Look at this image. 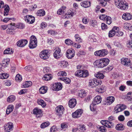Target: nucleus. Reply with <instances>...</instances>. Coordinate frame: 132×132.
Listing matches in <instances>:
<instances>
[{
  "mask_svg": "<svg viewBox=\"0 0 132 132\" xmlns=\"http://www.w3.org/2000/svg\"><path fill=\"white\" fill-rule=\"evenodd\" d=\"M114 3L116 5L122 10H127L128 8V4L125 1L115 0Z\"/></svg>",
  "mask_w": 132,
  "mask_h": 132,
  "instance_id": "nucleus-1",
  "label": "nucleus"
},
{
  "mask_svg": "<svg viewBox=\"0 0 132 132\" xmlns=\"http://www.w3.org/2000/svg\"><path fill=\"white\" fill-rule=\"evenodd\" d=\"M109 62L108 59L105 58L96 61L94 63L98 68H103L108 65Z\"/></svg>",
  "mask_w": 132,
  "mask_h": 132,
  "instance_id": "nucleus-2",
  "label": "nucleus"
},
{
  "mask_svg": "<svg viewBox=\"0 0 132 132\" xmlns=\"http://www.w3.org/2000/svg\"><path fill=\"white\" fill-rule=\"evenodd\" d=\"M102 101V98L100 96H97L95 97L92 103L90 104V109L91 111H94L95 109L94 106L97 104L100 103Z\"/></svg>",
  "mask_w": 132,
  "mask_h": 132,
  "instance_id": "nucleus-3",
  "label": "nucleus"
},
{
  "mask_svg": "<svg viewBox=\"0 0 132 132\" xmlns=\"http://www.w3.org/2000/svg\"><path fill=\"white\" fill-rule=\"evenodd\" d=\"M88 75V71L86 70H78L75 73V75L79 77H87Z\"/></svg>",
  "mask_w": 132,
  "mask_h": 132,
  "instance_id": "nucleus-4",
  "label": "nucleus"
},
{
  "mask_svg": "<svg viewBox=\"0 0 132 132\" xmlns=\"http://www.w3.org/2000/svg\"><path fill=\"white\" fill-rule=\"evenodd\" d=\"M37 40L36 38L34 36H32L30 38L29 48L31 49L35 48L37 46Z\"/></svg>",
  "mask_w": 132,
  "mask_h": 132,
  "instance_id": "nucleus-5",
  "label": "nucleus"
},
{
  "mask_svg": "<svg viewBox=\"0 0 132 132\" xmlns=\"http://www.w3.org/2000/svg\"><path fill=\"white\" fill-rule=\"evenodd\" d=\"M99 18L101 20L106 21V23L108 24H110L112 22V19L110 17L104 14L100 15Z\"/></svg>",
  "mask_w": 132,
  "mask_h": 132,
  "instance_id": "nucleus-6",
  "label": "nucleus"
},
{
  "mask_svg": "<svg viewBox=\"0 0 132 132\" xmlns=\"http://www.w3.org/2000/svg\"><path fill=\"white\" fill-rule=\"evenodd\" d=\"M64 110V108L62 106H58L55 108V110L56 112V114L58 116H61L63 114Z\"/></svg>",
  "mask_w": 132,
  "mask_h": 132,
  "instance_id": "nucleus-7",
  "label": "nucleus"
},
{
  "mask_svg": "<svg viewBox=\"0 0 132 132\" xmlns=\"http://www.w3.org/2000/svg\"><path fill=\"white\" fill-rule=\"evenodd\" d=\"M49 54L47 50H44L40 53L39 56L42 59L45 60L48 58Z\"/></svg>",
  "mask_w": 132,
  "mask_h": 132,
  "instance_id": "nucleus-8",
  "label": "nucleus"
},
{
  "mask_svg": "<svg viewBox=\"0 0 132 132\" xmlns=\"http://www.w3.org/2000/svg\"><path fill=\"white\" fill-rule=\"evenodd\" d=\"M101 123L104 126L109 128L113 127L114 125V123L113 122L108 121L106 120H102L101 121Z\"/></svg>",
  "mask_w": 132,
  "mask_h": 132,
  "instance_id": "nucleus-9",
  "label": "nucleus"
},
{
  "mask_svg": "<svg viewBox=\"0 0 132 132\" xmlns=\"http://www.w3.org/2000/svg\"><path fill=\"white\" fill-rule=\"evenodd\" d=\"M60 48L58 47L53 53V56L55 58L58 59L61 57L62 55L61 52Z\"/></svg>",
  "mask_w": 132,
  "mask_h": 132,
  "instance_id": "nucleus-10",
  "label": "nucleus"
},
{
  "mask_svg": "<svg viewBox=\"0 0 132 132\" xmlns=\"http://www.w3.org/2000/svg\"><path fill=\"white\" fill-rule=\"evenodd\" d=\"M126 106L124 105L120 104L117 105L115 108L116 113L121 111L123 110L126 108Z\"/></svg>",
  "mask_w": 132,
  "mask_h": 132,
  "instance_id": "nucleus-11",
  "label": "nucleus"
},
{
  "mask_svg": "<svg viewBox=\"0 0 132 132\" xmlns=\"http://www.w3.org/2000/svg\"><path fill=\"white\" fill-rule=\"evenodd\" d=\"M75 55V51L72 48L68 50L67 51L66 56L68 59H71Z\"/></svg>",
  "mask_w": 132,
  "mask_h": 132,
  "instance_id": "nucleus-12",
  "label": "nucleus"
},
{
  "mask_svg": "<svg viewBox=\"0 0 132 132\" xmlns=\"http://www.w3.org/2000/svg\"><path fill=\"white\" fill-rule=\"evenodd\" d=\"M4 128L6 131L10 132V131L12 130L13 129V124L11 122H8L5 125Z\"/></svg>",
  "mask_w": 132,
  "mask_h": 132,
  "instance_id": "nucleus-13",
  "label": "nucleus"
},
{
  "mask_svg": "<svg viewBox=\"0 0 132 132\" xmlns=\"http://www.w3.org/2000/svg\"><path fill=\"white\" fill-rule=\"evenodd\" d=\"M82 113V110L78 109L73 113L72 116L73 118H78L81 116Z\"/></svg>",
  "mask_w": 132,
  "mask_h": 132,
  "instance_id": "nucleus-14",
  "label": "nucleus"
},
{
  "mask_svg": "<svg viewBox=\"0 0 132 132\" xmlns=\"http://www.w3.org/2000/svg\"><path fill=\"white\" fill-rule=\"evenodd\" d=\"M121 62L122 64L126 66L130 65V68L132 69V64H131V62L129 59L128 58L122 59Z\"/></svg>",
  "mask_w": 132,
  "mask_h": 132,
  "instance_id": "nucleus-15",
  "label": "nucleus"
},
{
  "mask_svg": "<svg viewBox=\"0 0 132 132\" xmlns=\"http://www.w3.org/2000/svg\"><path fill=\"white\" fill-rule=\"evenodd\" d=\"M24 19L25 21L29 23H33L35 21V18L31 15H27Z\"/></svg>",
  "mask_w": 132,
  "mask_h": 132,
  "instance_id": "nucleus-16",
  "label": "nucleus"
},
{
  "mask_svg": "<svg viewBox=\"0 0 132 132\" xmlns=\"http://www.w3.org/2000/svg\"><path fill=\"white\" fill-rule=\"evenodd\" d=\"M28 43L26 39L20 40L17 43V45L20 47H23L25 46Z\"/></svg>",
  "mask_w": 132,
  "mask_h": 132,
  "instance_id": "nucleus-17",
  "label": "nucleus"
},
{
  "mask_svg": "<svg viewBox=\"0 0 132 132\" xmlns=\"http://www.w3.org/2000/svg\"><path fill=\"white\" fill-rule=\"evenodd\" d=\"M9 25L14 27V28H16L22 29L24 27V25L22 23H19L16 24L15 23H11Z\"/></svg>",
  "mask_w": 132,
  "mask_h": 132,
  "instance_id": "nucleus-18",
  "label": "nucleus"
},
{
  "mask_svg": "<svg viewBox=\"0 0 132 132\" xmlns=\"http://www.w3.org/2000/svg\"><path fill=\"white\" fill-rule=\"evenodd\" d=\"M33 113L36 115V117L38 118L40 117V115L42 113V111L37 108H36L34 109Z\"/></svg>",
  "mask_w": 132,
  "mask_h": 132,
  "instance_id": "nucleus-19",
  "label": "nucleus"
},
{
  "mask_svg": "<svg viewBox=\"0 0 132 132\" xmlns=\"http://www.w3.org/2000/svg\"><path fill=\"white\" fill-rule=\"evenodd\" d=\"M76 101L74 98L71 99L69 102V105L70 107L73 108L76 105Z\"/></svg>",
  "mask_w": 132,
  "mask_h": 132,
  "instance_id": "nucleus-20",
  "label": "nucleus"
},
{
  "mask_svg": "<svg viewBox=\"0 0 132 132\" xmlns=\"http://www.w3.org/2000/svg\"><path fill=\"white\" fill-rule=\"evenodd\" d=\"M115 98L112 96H109L107 98L106 103L108 105H110L112 104L114 101Z\"/></svg>",
  "mask_w": 132,
  "mask_h": 132,
  "instance_id": "nucleus-21",
  "label": "nucleus"
},
{
  "mask_svg": "<svg viewBox=\"0 0 132 132\" xmlns=\"http://www.w3.org/2000/svg\"><path fill=\"white\" fill-rule=\"evenodd\" d=\"M122 18L125 20H129L132 18V16L129 13H126L123 14L122 16Z\"/></svg>",
  "mask_w": 132,
  "mask_h": 132,
  "instance_id": "nucleus-22",
  "label": "nucleus"
},
{
  "mask_svg": "<svg viewBox=\"0 0 132 132\" xmlns=\"http://www.w3.org/2000/svg\"><path fill=\"white\" fill-rule=\"evenodd\" d=\"M90 2L89 1H85L81 2L80 5L83 7L87 8L90 6Z\"/></svg>",
  "mask_w": 132,
  "mask_h": 132,
  "instance_id": "nucleus-23",
  "label": "nucleus"
},
{
  "mask_svg": "<svg viewBox=\"0 0 132 132\" xmlns=\"http://www.w3.org/2000/svg\"><path fill=\"white\" fill-rule=\"evenodd\" d=\"M53 88L55 89V90L58 91L61 89L62 88V85L60 83L55 84L53 85Z\"/></svg>",
  "mask_w": 132,
  "mask_h": 132,
  "instance_id": "nucleus-24",
  "label": "nucleus"
},
{
  "mask_svg": "<svg viewBox=\"0 0 132 132\" xmlns=\"http://www.w3.org/2000/svg\"><path fill=\"white\" fill-rule=\"evenodd\" d=\"M78 93L79 96L81 98H83L87 95L86 92L84 90H79Z\"/></svg>",
  "mask_w": 132,
  "mask_h": 132,
  "instance_id": "nucleus-25",
  "label": "nucleus"
},
{
  "mask_svg": "<svg viewBox=\"0 0 132 132\" xmlns=\"http://www.w3.org/2000/svg\"><path fill=\"white\" fill-rule=\"evenodd\" d=\"M66 7L64 6H62L57 11V13L58 15H61L63 14L65 11Z\"/></svg>",
  "mask_w": 132,
  "mask_h": 132,
  "instance_id": "nucleus-26",
  "label": "nucleus"
},
{
  "mask_svg": "<svg viewBox=\"0 0 132 132\" xmlns=\"http://www.w3.org/2000/svg\"><path fill=\"white\" fill-rule=\"evenodd\" d=\"M14 109V106L13 105H9L6 110V113L9 114V113H10Z\"/></svg>",
  "mask_w": 132,
  "mask_h": 132,
  "instance_id": "nucleus-27",
  "label": "nucleus"
},
{
  "mask_svg": "<svg viewBox=\"0 0 132 132\" xmlns=\"http://www.w3.org/2000/svg\"><path fill=\"white\" fill-rule=\"evenodd\" d=\"M47 88L46 87L43 86L39 89V92L41 94H44L47 92Z\"/></svg>",
  "mask_w": 132,
  "mask_h": 132,
  "instance_id": "nucleus-28",
  "label": "nucleus"
},
{
  "mask_svg": "<svg viewBox=\"0 0 132 132\" xmlns=\"http://www.w3.org/2000/svg\"><path fill=\"white\" fill-rule=\"evenodd\" d=\"M37 103L38 104L41 105L43 108L45 107L46 105L45 102L41 99H39L38 100Z\"/></svg>",
  "mask_w": 132,
  "mask_h": 132,
  "instance_id": "nucleus-29",
  "label": "nucleus"
},
{
  "mask_svg": "<svg viewBox=\"0 0 132 132\" xmlns=\"http://www.w3.org/2000/svg\"><path fill=\"white\" fill-rule=\"evenodd\" d=\"M32 84V82L30 81H26L23 83V87L24 88L28 87Z\"/></svg>",
  "mask_w": 132,
  "mask_h": 132,
  "instance_id": "nucleus-30",
  "label": "nucleus"
},
{
  "mask_svg": "<svg viewBox=\"0 0 132 132\" xmlns=\"http://www.w3.org/2000/svg\"><path fill=\"white\" fill-rule=\"evenodd\" d=\"M52 77L51 76V75L50 74H47L45 75L43 79L45 80L48 81L51 79Z\"/></svg>",
  "mask_w": 132,
  "mask_h": 132,
  "instance_id": "nucleus-31",
  "label": "nucleus"
},
{
  "mask_svg": "<svg viewBox=\"0 0 132 132\" xmlns=\"http://www.w3.org/2000/svg\"><path fill=\"white\" fill-rule=\"evenodd\" d=\"M95 76L97 78L100 79H103L104 77V76L103 73L100 72H98L97 74H95Z\"/></svg>",
  "mask_w": 132,
  "mask_h": 132,
  "instance_id": "nucleus-32",
  "label": "nucleus"
},
{
  "mask_svg": "<svg viewBox=\"0 0 132 132\" xmlns=\"http://www.w3.org/2000/svg\"><path fill=\"white\" fill-rule=\"evenodd\" d=\"M59 79L60 80H62L65 82L66 84L69 83L70 82V80L69 78L64 77L60 78Z\"/></svg>",
  "mask_w": 132,
  "mask_h": 132,
  "instance_id": "nucleus-33",
  "label": "nucleus"
},
{
  "mask_svg": "<svg viewBox=\"0 0 132 132\" xmlns=\"http://www.w3.org/2000/svg\"><path fill=\"white\" fill-rule=\"evenodd\" d=\"M89 86L91 87H94L96 86V85L95 83L94 79L90 80L89 82Z\"/></svg>",
  "mask_w": 132,
  "mask_h": 132,
  "instance_id": "nucleus-34",
  "label": "nucleus"
},
{
  "mask_svg": "<svg viewBox=\"0 0 132 132\" xmlns=\"http://www.w3.org/2000/svg\"><path fill=\"white\" fill-rule=\"evenodd\" d=\"M8 77L9 75L7 73H2L0 74V78L5 79L7 78Z\"/></svg>",
  "mask_w": 132,
  "mask_h": 132,
  "instance_id": "nucleus-35",
  "label": "nucleus"
},
{
  "mask_svg": "<svg viewBox=\"0 0 132 132\" xmlns=\"http://www.w3.org/2000/svg\"><path fill=\"white\" fill-rule=\"evenodd\" d=\"M101 54H100V57L104 56L108 53V52L105 49L101 50V51L100 52Z\"/></svg>",
  "mask_w": 132,
  "mask_h": 132,
  "instance_id": "nucleus-36",
  "label": "nucleus"
},
{
  "mask_svg": "<svg viewBox=\"0 0 132 132\" xmlns=\"http://www.w3.org/2000/svg\"><path fill=\"white\" fill-rule=\"evenodd\" d=\"M15 99V97L13 96H10L7 98V101L8 102H13Z\"/></svg>",
  "mask_w": 132,
  "mask_h": 132,
  "instance_id": "nucleus-37",
  "label": "nucleus"
},
{
  "mask_svg": "<svg viewBox=\"0 0 132 132\" xmlns=\"http://www.w3.org/2000/svg\"><path fill=\"white\" fill-rule=\"evenodd\" d=\"M13 53V51L10 48L6 49L4 52V54H11Z\"/></svg>",
  "mask_w": 132,
  "mask_h": 132,
  "instance_id": "nucleus-38",
  "label": "nucleus"
},
{
  "mask_svg": "<svg viewBox=\"0 0 132 132\" xmlns=\"http://www.w3.org/2000/svg\"><path fill=\"white\" fill-rule=\"evenodd\" d=\"M13 27L14 26H12L11 27V29L8 28L7 29L6 32L7 34H14V33H13V31L12 30L15 29V28H14Z\"/></svg>",
  "mask_w": 132,
  "mask_h": 132,
  "instance_id": "nucleus-39",
  "label": "nucleus"
},
{
  "mask_svg": "<svg viewBox=\"0 0 132 132\" xmlns=\"http://www.w3.org/2000/svg\"><path fill=\"white\" fill-rule=\"evenodd\" d=\"M45 12L43 10H40L38 11L37 15L39 16H42L45 14Z\"/></svg>",
  "mask_w": 132,
  "mask_h": 132,
  "instance_id": "nucleus-40",
  "label": "nucleus"
},
{
  "mask_svg": "<svg viewBox=\"0 0 132 132\" xmlns=\"http://www.w3.org/2000/svg\"><path fill=\"white\" fill-rule=\"evenodd\" d=\"M116 129L118 130H122L124 129L123 126L121 124H118L116 127Z\"/></svg>",
  "mask_w": 132,
  "mask_h": 132,
  "instance_id": "nucleus-41",
  "label": "nucleus"
},
{
  "mask_svg": "<svg viewBox=\"0 0 132 132\" xmlns=\"http://www.w3.org/2000/svg\"><path fill=\"white\" fill-rule=\"evenodd\" d=\"M75 38L76 41L79 43H80L82 42V40L80 38L78 34H76L75 36Z\"/></svg>",
  "mask_w": 132,
  "mask_h": 132,
  "instance_id": "nucleus-42",
  "label": "nucleus"
},
{
  "mask_svg": "<svg viewBox=\"0 0 132 132\" xmlns=\"http://www.w3.org/2000/svg\"><path fill=\"white\" fill-rule=\"evenodd\" d=\"M65 43L66 44L68 45H71L73 44V42L69 39H65Z\"/></svg>",
  "mask_w": 132,
  "mask_h": 132,
  "instance_id": "nucleus-43",
  "label": "nucleus"
},
{
  "mask_svg": "<svg viewBox=\"0 0 132 132\" xmlns=\"http://www.w3.org/2000/svg\"><path fill=\"white\" fill-rule=\"evenodd\" d=\"M9 7L8 5H6V7L5 8L4 12V16L7 15L8 14L9 12Z\"/></svg>",
  "mask_w": 132,
  "mask_h": 132,
  "instance_id": "nucleus-44",
  "label": "nucleus"
},
{
  "mask_svg": "<svg viewBox=\"0 0 132 132\" xmlns=\"http://www.w3.org/2000/svg\"><path fill=\"white\" fill-rule=\"evenodd\" d=\"M50 125L49 122H45L43 123L40 126V127L42 128H44Z\"/></svg>",
  "mask_w": 132,
  "mask_h": 132,
  "instance_id": "nucleus-45",
  "label": "nucleus"
},
{
  "mask_svg": "<svg viewBox=\"0 0 132 132\" xmlns=\"http://www.w3.org/2000/svg\"><path fill=\"white\" fill-rule=\"evenodd\" d=\"M93 79L95 81V84L96 85V86L98 85H101L102 84V82L101 81H100V79H97L95 78L94 79Z\"/></svg>",
  "mask_w": 132,
  "mask_h": 132,
  "instance_id": "nucleus-46",
  "label": "nucleus"
},
{
  "mask_svg": "<svg viewBox=\"0 0 132 132\" xmlns=\"http://www.w3.org/2000/svg\"><path fill=\"white\" fill-rule=\"evenodd\" d=\"M108 121L113 122L114 123L116 121V118L114 117L111 116L108 118Z\"/></svg>",
  "mask_w": 132,
  "mask_h": 132,
  "instance_id": "nucleus-47",
  "label": "nucleus"
},
{
  "mask_svg": "<svg viewBox=\"0 0 132 132\" xmlns=\"http://www.w3.org/2000/svg\"><path fill=\"white\" fill-rule=\"evenodd\" d=\"M90 24L91 26L95 27L97 25V22L95 20H91L90 22Z\"/></svg>",
  "mask_w": 132,
  "mask_h": 132,
  "instance_id": "nucleus-48",
  "label": "nucleus"
},
{
  "mask_svg": "<svg viewBox=\"0 0 132 132\" xmlns=\"http://www.w3.org/2000/svg\"><path fill=\"white\" fill-rule=\"evenodd\" d=\"M99 130L102 132H106V127L104 126H101L99 127L98 129Z\"/></svg>",
  "mask_w": 132,
  "mask_h": 132,
  "instance_id": "nucleus-49",
  "label": "nucleus"
},
{
  "mask_svg": "<svg viewBox=\"0 0 132 132\" xmlns=\"http://www.w3.org/2000/svg\"><path fill=\"white\" fill-rule=\"evenodd\" d=\"M115 35H116V34L112 29L109 32V37H112Z\"/></svg>",
  "mask_w": 132,
  "mask_h": 132,
  "instance_id": "nucleus-50",
  "label": "nucleus"
},
{
  "mask_svg": "<svg viewBox=\"0 0 132 132\" xmlns=\"http://www.w3.org/2000/svg\"><path fill=\"white\" fill-rule=\"evenodd\" d=\"M79 127V130L80 131H84L86 129L85 126V125H81Z\"/></svg>",
  "mask_w": 132,
  "mask_h": 132,
  "instance_id": "nucleus-51",
  "label": "nucleus"
},
{
  "mask_svg": "<svg viewBox=\"0 0 132 132\" xmlns=\"http://www.w3.org/2000/svg\"><path fill=\"white\" fill-rule=\"evenodd\" d=\"M58 75L59 76L62 75V76H65L67 75V73L65 71H63L59 72Z\"/></svg>",
  "mask_w": 132,
  "mask_h": 132,
  "instance_id": "nucleus-52",
  "label": "nucleus"
},
{
  "mask_svg": "<svg viewBox=\"0 0 132 132\" xmlns=\"http://www.w3.org/2000/svg\"><path fill=\"white\" fill-rule=\"evenodd\" d=\"M115 32L116 34L119 31V28L118 27H113L112 29Z\"/></svg>",
  "mask_w": 132,
  "mask_h": 132,
  "instance_id": "nucleus-53",
  "label": "nucleus"
},
{
  "mask_svg": "<svg viewBox=\"0 0 132 132\" xmlns=\"http://www.w3.org/2000/svg\"><path fill=\"white\" fill-rule=\"evenodd\" d=\"M22 79L21 76L19 74H17L15 77V79L17 80H21Z\"/></svg>",
  "mask_w": 132,
  "mask_h": 132,
  "instance_id": "nucleus-54",
  "label": "nucleus"
},
{
  "mask_svg": "<svg viewBox=\"0 0 132 132\" xmlns=\"http://www.w3.org/2000/svg\"><path fill=\"white\" fill-rule=\"evenodd\" d=\"M123 32L121 31H119L117 33H116V36L118 37L122 36L123 35Z\"/></svg>",
  "mask_w": 132,
  "mask_h": 132,
  "instance_id": "nucleus-55",
  "label": "nucleus"
},
{
  "mask_svg": "<svg viewBox=\"0 0 132 132\" xmlns=\"http://www.w3.org/2000/svg\"><path fill=\"white\" fill-rule=\"evenodd\" d=\"M102 87L99 88L98 89L99 92L101 93H102L103 92L104 88L105 87V86H103V85H102Z\"/></svg>",
  "mask_w": 132,
  "mask_h": 132,
  "instance_id": "nucleus-56",
  "label": "nucleus"
},
{
  "mask_svg": "<svg viewBox=\"0 0 132 132\" xmlns=\"http://www.w3.org/2000/svg\"><path fill=\"white\" fill-rule=\"evenodd\" d=\"M57 130V128L55 126H52L50 129V131L51 132H54Z\"/></svg>",
  "mask_w": 132,
  "mask_h": 132,
  "instance_id": "nucleus-57",
  "label": "nucleus"
},
{
  "mask_svg": "<svg viewBox=\"0 0 132 132\" xmlns=\"http://www.w3.org/2000/svg\"><path fill=\"white\" fill-rule=\"evenodd\" d=\"M101 51V50L96 51L94 53V55L96 56H100V55L101 54L100 52Z\"/></svg>",
  "mask_w": 132,
  "mask_h": 132,
  "instance_id": "nucleus-58",
  "label": "nucleus"
},
{
  "mask_svg": "<svg viewBox=\"0 0 132 132\" xmlns=\"http://www.w3.org/2000/svg\"><path fill=\"white\" fill-rule=\"evenodd\" d=\"M118 119L119 121H122L124 120L125 118L123 116L120 115L118 117Z\"/></svg>",
  "mask_w": 132,
  "mask_h": 132,
  "instance_id": "nucleus-59",
  "label": "nucleus"
},
{
  "mask_svg": "<svg viewBox=\"0 0 132 132\" xmlns=\"http://www.w3.org/2000/svg\"><path fill=\"white\" fill-rule=\"evenodd\" d=\"M102 29V30H104L107 28V25L104 23H102L101 24Z\"/></svg>",
  "mask_w": 132,
  "mask_h": 132,
  "instance_id": "nucleus-60",
  "label": "nucleus"
},
{
  "mask_svg": "<svg viewBox=\"0 0 132 132\" xmlns=\"http://www.w3.org/2000/svg\"><path fill=\"white\" fill-rule=\"evenodd\" d=\"M24 69L27 71H29L31 69V66L29 65L25 67L24 68Z\"/></svg>",
  "mask_w": 132,
  "mask_h": 132,
  "instance_id": "nucleus-61",
  "label": "nucleus"
},
{
  "mask_svg": "<svg viewBox=\"0 0 132 132\" xmlns=\"http://www.w3.org/2000/svg\"><path fill=\"white\" fill-rule=\"evenodd\" d=\"M27 90L26 89H23L21 90L19 92V93L20 94H25Z\"/></svg>",
  "mask_w": 132,
  "mask_h": 132,
  "instance_id": "nucleus-62",
  "label": "nucleus"
},
{
  "mask_svg": "<svg viewBox=\"0 0 132 132\" xmlns=\"http://www.w3.org/2000/svg\"><path fill=\"white\" fill-rule=\"evenodd\" d=\"M61 127L62 129H65L67 128L68 126L67 124L65 123H63L61 124Z\"/></svg>",
  "mask_w": 132,
  "mask_h": 132,
  "instance_id": "nucleus-63",
  "label": "nucleus"
},
{
  "mask_svg": "<svg viewBox=\"0 0 132 132\" xmlns=\"http://www.w3.org/2000/svg\"><path fill=\"white\" fill-rule=\"evenodd\" d=\"M46 23L45 22H42L41 24V27L43 29L46 27Z\"/></svg>",
  "mask_w": 132,
  "mask_h": 132,
  "instance_id": "nucleus-64",
  "label": "nucleus"
}]
</instances>
